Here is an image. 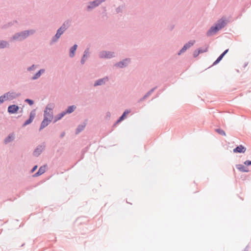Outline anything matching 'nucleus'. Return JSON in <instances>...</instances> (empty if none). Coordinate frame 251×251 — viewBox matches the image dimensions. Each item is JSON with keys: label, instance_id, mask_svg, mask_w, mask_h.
Here are the masks:
<instances>
[{"label": "nucleus", "instance_id": "1", "mask_svg": "<svg viewBox=\"0 0 251 251\" xmlns=\"http://www.w3.org/2000/svg\"><path fill=\"white\" fill-rule=\"evenodd\" d=\"M227 24L226 19L222 18L215 23L207 30L206 35L207 37L216 34L219 30L225 27Z\"/></svg>", "mask_w": 251, "mask_h": 251}, {"label": "nucleus", "instance_id": "2", "mask_svg": "<svg viewBox=\"0 0 251 251\" xmlns=\"http://www.w3.org/2000/svg\"><path fill=\"white\" fill-rule=\"evenodd\" d=\"M35 32L34 29L25 30L16 32L11 38V40L21 42L27 38L30 35H32Z\"/></svg>", "mask_w": 251, "mask_h": 251}, {"label": "nucleus", "instance_id": "3", "mask_svg": "<svg viewBox=\"0 0 251 251\" xmlns=\"http://www.w3.org/2000/svg\"><path fill=\"white\" fill-rule=\"evenodd\" d=\"M130 62L131 59L130 58H126L119 62H116L114 64V66L120 69H123L126 67Z\"/></svg>", "mask_w": 251, "mask_h": 251}, {"label": "nucleus", "instance_id": "4", "mask_svg": "<svg viewBox=\"0 0 251 251\" xmlns=\"http://www.w3.org/2000/svg\"><path fill=\"white\" fill-rule=\"evenodd\" d=\"M114 57H115V52L113 51L103 50L99 53L100 58L111 59Z\"/></svg>", "mask_w": 251, "mask_h": 251}, {"label": "nucleus", "instance_id": "5", "mask_svg": "<svg viewBox=\"0 0 251 251\" xmlns=\"http://www.w3.org/2000/svg\"><path fill=\"white\" fill-rule=\"evenodd\" d=\"M36 116V110L33 109L31 111L29 114V118L25 120L22 125V127H25L26 126L30 124L33 121Z\"/></svg>", "mask_w": 251, "mask_h": 251}, {"label": "nucleus", "instance_id": "6", "mask_svg": "<svg viewBox=\"0 0 251 251\" xmlns=\"http://www.w3.org/2000/svg\"><path fill=\"white\" fill-rule=\"evenodd\" d=\"M195 43V40H190L188 42L183 45L182 48L177 52L178 55H180L182 53L185 52L187 50L189 49L191 47L193 46Z\"/></svg>", "mask_w": 251, "mask_h": 251}, {"label": "nucleus", "instance_id": "7", "mask_svg": "<svg viewBox=\"0 0 251 251\" xmlns=\"http://www.w3.org/2000/svg\"><path fill=\"white\" fill-rule=\"evenodd\" d=\"M65 31H64L61 27L58 28L56 30V33L51 38L50 44L52 43L57 42L61 36L65 32Z\"/></svg>", "mask_w": 251, "mask_h": 251}, {"label": "nucleus", "instance_id": "8", "mask_svg": "<svg viewBox=\"0 0 251 251\" xmlns=\"http://www.w3.org/2000/svg\"><path fill=\"white\" fill-rule=\"evenodd\" d=\"M20 109V107L16 104H11L8 106L7 112L9 114H16Z\"/></svg>", "mask_w": 251, "mask_h": 251}, {"label": "nucleus", "instance_id": "9", "mask_svg": "<svg viewBox=\"0 0 251 251\" xmlns=\"http://www.w3.org/2000/svg\"><path fill=\"white\" fill-rule=\"evenodd\" d=\"M47 167L48 165L47 164H44L43 166H41L40 167L38 170L32 176L36 177L42 175L46 172V170Z\"/></svg>", "mask_w": 251, "mask_h": 251}, {"label": "nucleus", "instance_id": "10", "mask_svg": "<svg viewBox=\"0 0 251 251\" xmlns=\"http://www.w3.org/2000/svg\"><path fill=\"white\" fill-rule=\"evenodd\" d=\"M48 110H49L50 111L52 110V108H49L48 106H46L45 109L44 111V118L48 119H51V121H52L53 117V114L52 112L50 113L48 111Z\"/></svg>", "mask_w": 251, "mask_h": 251}, {"label": "nucleus", "instance_id": "11", "mask_svg": "<svg viewBox=\"0 0 251 251\" xmlns=\"http://www.w3.org/2000/svg\"><path fill=\"white\" fill-rule=\"evenodd\" d=\"M15 138V135L14 132H11L9 133L6 138L4 139L3 143L4 144L6 145L8 143L12 142L14 140Z\"/></svg>", "mask_w": 251, "mask_h": 251}, {"label": "nucleus", "instance_id": "12", "mask_svg": "<svg viewBox=\"0 0 251 251\" xmlns=\"http://www.w3.org/2000/svg\"><path fill=\"white\" fill-rule=\"evenodd\" d=\"M246 151V148L242 145H240L237 146L233 150V152L234 153H243Z\"/></svg>", "mask_w": 251, "mask_h": 251}, {"label": "nucleus", "instance_id": "13", "mask_svg": "<svg viewBox=\"0 0 251 251\" xmlns=\"http://www.w3.org/2000/svg\"><path fill=\"white\" fill-rule=\"evenodd\" d=\"M89 48H86L83 53V55L81 57L80 63L82 65H83L87 58H88V56H89Z\"/></svg>", "mask_w": 251, "mask_h": 251}, {"label": "nucleus", "instance_id": "14", "mask_svg": "<svg viewBox=\"0 0 251 251\" xmlns=\"http://www.w3.org/2000/svg\"><path fill=\"white\" fill-rule=\"evenodd\" d=\"M51 122V119H48L43 118V120L42 121L39 127V131L42 130L46 126H47Z\"/></svg>", "mask_w": 251, "mask_h": 251}, {"label": "nucleus", "instance_id": "15", "mask_svg": "<svg viewBox=\"0 0 251 251\" xmlns=\"http://www.w3.org/2000/svg\"><path fill=\"white\" fill-rule=\"evenodd\" d=\"M45 72V69H41L38 70L31 78L30 79L32 80H35L38 79L41 75L44 73Z\"/></svg>", "mask_w": 251, "mask_h": 251}, {"label": "nucleus", "instance_id": "16", "mask_svg": "<svg viewBox=\"0 0 251 251\" xmlns=\"http://www.w3.org/2000/svg\"><path fill=\"white\" fill-rule=\"evenodd\" d=\"M98 4L95 0L89 2L88 5L86 7V10L87 11H91L95 7L98 6Z\"/></svg>", "mask_w": 251, "mask_h": 251}, {"label": "nucleus", "instance_id": "17", "mask_svg": "<svg viewBox=\"0 0 251 251\" xmlns=\"http://www.w3.org/2000/svg\"><path fill=\"white\" fill-rule=\"evenodd\" d=\"M44 147L41 145L37 146L34 149L33 154L36 157H38L42 153Z\"/></svg>", "mask_w": 251, "mask_h": 251}, {"label": "nucleus", "instance_id": "18", "mask_svg": "<svg viewBox=\"0 0 251 251\" xmlns=\"http://www.w3.org/2000/svg\"><path fill=\"white\" fill-rule=\"evenodd\" d=\"M71 23L72 20L68 19L64 22L60 27L64 30V31H66L71 26Z\"/></svg>", "mask_w": 251, "mask_h": 251}, {"label": "nucleus", "instance_id": "19", "mask_svg": "<svg viewBox=\"0 0 251 251\" xmlns=\"http://www.w3.org/2000/svg\"><path fill=\"white\" fill-rule=\"evenodd\" d=\"M105 79L107 80L108 77H103L102 78H100V79L96 80L94 83V86L96 87V86H100L102 84H105Z\"/></svg>", "mask_w": 251, "mask_h": 251}, {"label": "nucleus", "instance_id": "20", "mask_svg": "<svg viewBox=\"0 0 251 251\" xmlns=\"http://www.w3.org/2000/svg\"><path fill=\"white\" fill-rule=\"evenodd\" d=\"M76 108V106L75 105H69L63 111L64 112V113H65L66 115L70 114L72 113H73L75 110V109Z\"/></svg>", "mask_w": 251, "mask_h": 251}, {"label": "nucleus", "instance_id": "21", "mask_svg": "<svg viewBox=\"0 0 251 251\" xmlns=\"http://www.w3.org/2000/svg\"><path fill=\"white\" fill-rule=\"evenodd\" d=\"M77 48V45L75 44L70 48L69 56L71 58H73L75 55V53Z\"/></svg>", "mask_w": 251, "mask_h": 251}, {"label": "nucleus", "instance_id": "22", "mask_svg": "<svg viewBox=\"0 0 251 251\" xmlns=\"http://www.w3.org/2000/svg\"><path fill=\"white\" fill-rule=\"evenodd\" d=\"M86 126V122H83L81 124H79V125H78L75 129V134H78L80 132H81L84 129Z\"/></svg>", "mask_w": 251, "mask_h": 251}, {"label": "nucleus", "instance_id": "23", "mask_svg": "<svg viewBox=\"0 0 251 251\" xmlns=\"http://www.w3.org/2000/svg\"><path fill=\"white\" fill-rule=\"evenodd\" d=\"M157 88V86H155L152 89H151L150 91H149L142 98H141L139 100L138 102H141L145 100L147 98H148L150 95L151 94L152 92Z\"/></svg>", "mask_w": 251, "mask_h": 251}, {"label": "nucleus", "instance_id": "24", "mask_svg": "<svg viewBox=\"0 0 251 251\" xmlns=\"http://www.w3.org/2000/svg\"><path fill=\"white\" fill-rule=\"evenodd\" d=\"M236 168L240 172L243 173H248L249 172V169L246 167L244 165L242 164H237Z\"/></svg>", "mask_w": 251, "mask_h": 251}, {"label": "nucleus", "instance_id": "25", "mask_svg": "<svg viewBox=\"0 0 251 251\" xmlns=\"http://www.w3.org/2000/svg\"><path fill=\"white\" fill-rule=\"evenodd\" d=\"M65 115H66V114H65V113H64V112L63 111H61L59 114L56 115L54 117V118H53L54 120H53V123H55L58 121H59L60 119H61Z\"/></svg>", "mask_w": 251, "mask_h": 251}, {"label": "nucleus", "instance_id": "26", "mask_svg": "<svg viewBox=\"0 0 251 251\" xmlns=\"http://www.w3.org/2000/svg\"><path fill=\"white\" fill-rule=\"evenodd\" d=\"M9 46L10 45L8 41L3 40H0V49L8 48Z\"/></svg>", "mask_w": 251, "mask_h": 251}, {"label": "nucleus", "instance_id": "27", "mask_svg": "<svg viewBox=\"0 0 251 251\" xmlns=\"http://www.w3.org/2000/svg\"><path fill=\"white\" fill-rule=\"evenodd\" d=\"M131 112V110L129 109H126L124 112L122 113V114L119 117L120 120H121L122 121H123L124 120H125L127 115L130 113Z\"/></svg>", "mask_w": 251, "mask_h": 251}, {"label": "nucleus", "instance_id": "28", "mask_svg": "<svg viewBox=\"0 0 251 251\" xmlns=\"http://www.w3.org/2000/svg\"><path fill=\"white\" fill-rule=\"evenodd\" d=\"M8 97L9 99V100H13L15 99V95H14V92L13 91H8L7 92Z\"/></svg>", "mask_w": 251, "mask_h": 251}, {"label": "nucleus", "instance_id": "29", "mask_svg": "<svg viewBox=\"0 0 251 251\" xmlns=\"http://www.w3.org/2000/svg\"><path fill=\"white\" fill-rule=\"evenodd\" d=\"M125 5L124 4H122L121 5H119L116 9V12L117 13H122L124 8H125Z\"/></svg>", "mask_w": 251, "mask_h": 251}, {"label": "nucleus", "instance_id": "30", "mask_svg": "<svg viewBox=\"0 0 251 251\" xmlns=\"http://www.w3.org/2000/svg\"><path fill=\"white\" fill-rule=\"evenodd\" d=\"M215 131L218 134H219L220 135H223V136H226V135L225 131L224 130H223L222 129L220 128H216L215 129Z\"/></svg>", "mask_w": 251, "mask_h": 251}, {"label": "nucleus", "instance_id": "31", "mask_svg": "<svg viewBox=\"0 0 251 251\" xmlns=\"http://www.w3.org/2000/svg\"><path fill=\"white\" fill-rule=\"evenodd\" d=\"M229 49H226L218 57L220 58L221 60L224 58L225 55L228 52Z\"/></svg>", "mask_w": 251, "mask_h": 251}, {"label": "nucleus", "instance_id": "32", "mask_svg": "<svg viewBox=\"0 0 251 251\" xmlns=\"http://www.w3.org/2000/svg\"><path fill=\"white\" fill-rule=\"evenodd\" d=\"M24 101L28 104L30 106H32L34 103V101L33 100L28 98L25 99Z\"/></svg>", "mask_w": 251, "mask_h": 251}, {"label": "nucleus", "instance_id": "33", "mask_svg": "<svg viewBox=\"0 0 251 251\" xmlns=\"http://www.w3.org/2000/svg\"><path fill=\"white\" fill-rule=\"evenodd\" d=\"M199 52V54L206 52L208 51V48H206L205 49H203L202 48H199L197 49Z\"/></svg>", "mask_w": 251, "mask_h": 251}, {"label": "nucleus", "instance_id": "34", "mask_svg": "<svg viewBox=\"0 0 251 251\" xmlns=\"http://www.w3.org/2000/svg\"><path fill=\"white\" fill-rule=\"evenodd\" d=\"M89 149V147H86L85 149H83L81 151V156L80 159H82L84 158V155L85 153L88 151Z\"/></svg>", "mask_w": 251, "mask_h": 251}, {"label": "nucleus", "instance_id": "35", "mask_svg": "<svg viewBox=\"0 0 251 251\" xmlns=\"http://www.w3.org/2000/svg\"><path fill=\"white\" fill-rule=\"evenodd\" d=\"M36 66L35 64H32L31 66L27 68V70L29 72H31L35 69Z\"/></svg>", "mask_w": 251, "mask_h": 251}, {"label": "nucleus", "instance_id": "36", "mask_svg": "<svg viewBox=\"0 0 251 251\" xmlns=\"http://www.w3.org/2000/svg\"><path fill=\"white\" fill-rule=\"evenodd\" d=\"M122 122L121 120L119 118L116 120V121L114 123L113 125V127H116L118 124L121 123Z\"/></svg>", "mask_w": 251, "mask_h": 251}, {"label": "nucleus", "instance_id": "37", "mask_svg": "<svg viewBox=\"0 0 251 251\" xmlns=\"http://www.w3.org/2000/svg\"><path fill=\"white\" fill-rule=\"evenodd\" d=\"M2 96L3 97V100H4V101H6V100H9L7 92H6V93H4V94H3L2 95Z\"/></svg>", "mask_w": 251, "mask_h": 251}, {"label": "nucleus", "instance_id": "38", "mask_svg": "<svg viewBox=\"0 0 251 251\" xmlns=\"http://www.w3.org/2000/svg\"><path fill=\"white\" fill-rule=\"evenodd\" d=\"M199 54V52L197 50H195L193 52V55L194 58L198 57Z\"/></svg>", "mask_w": 251, "mask_h": 251}, {"label": "nucleus", "instance_id": "39", "mask_svg": "<svg viewBox=\"0 0 251 251\" xmlns=\"http://www.w3.org/2000/svg\"><path fill=\"white\" fill-rule=\"evenodd\" d=\"M244 164L246 166H251V160H247L244 162Z\"/></svg>", "mask_w": 251, "mask_h": 251}, {"label": "nucleus", "instance_id": "40", "mask_svg": "<svg viewBox=\"0 0 251 251\" xmlns=\"http://www.w3.org/2000/svg\"><path fill=\"white\" fill-rule=\"evenodd\" d=\"M221 60L218 57L216 59V60L214 61L212 66H215L218 64Z\"/></svg>", "mask_w": 251, "mask_h": 251}, {"label": "nucleus", "instance_id": "41", "mask_svg": "<svg viewBox=\"0 0 251 251\" xmlns=\"http://www.w3.org/2000/svg\"><path fill=\"white\" fill-rule=\"evenodd\" d=\"M38 168V165H34L32 168V169H31L30 170V173H33V172H34Z\"/></svg>", "mask_w": 251, "mask_h": 251}, {"label": "nucleus", "instance_id": "42", "mask_svg": "<svg viewBox=\"0 0 251 251\" xmlns=\"http://www.w3.org/2000/svg\"><path fill=\"white\" fill-rule=\"evenodd\" d=\"M110 116H111L110 113L109 112H107L106 113V115H105V118L106 120H109L110 119Z\"/></svg>", "mask_w": 251, "mask_h": 251}, {"label": "nucleus", "instance_id": "43", "mask_svg": "<svg viewBox=\"0 0 251 251\" xmlns=\"http://www.w3.org/2000/svg\"><path fill=\"white\" fill-rule=\"evenodd\" d=\"M98 5H100L102 2L105 1L106 0H95Z\"/></svg>", "mask_w": 251, "mask_h": 251}, {"label": "nucleus", "instance_id": "44", "mask_svg": "<svg viewBox=\"0 0 251 251\" xmlns=\"http://www.w3.org/2000/svg\"><path fill=\"white\" fill-rule=\"evenodd\" d=\"M21 93H16L14 92V95H15V99L19 97V96H21Z\"/></svg>", "mask_w": 251, "mask_h": 251}, {"label": "nucleus", "instance_id": "45", "mask_svg": "<svg viewBox=\"0 0 251 251\" xmlns=\"http://www.w3.org/2000/svg\"><path fill=\"white\" fill-rule=\"evenodd\" d=\"M4 102L3 97L1 96H0V105L2 104Z\"/></svg>", "mask_w": 251, "mask_h": 251}, {"label": "nucleus", "instance_id": "46", "mask_svg": "<svg viewBox=\"0 0 251 251\" xmlns=\"http://www.w3.org/2000/svg\"><path fill=\"white\" fill-rule=\"evenodd\" d=\"M65 131H63L61 133L60 135V138H63V137H64V136L65 135Z\"/></svg>", "mask_w": 251, "mask_h": 251}, {"label": "nucleus", "instance_id": "47", "mask_svg": "<svg viewBox=\"0 0 251 251\" xmlns=\"http://www.w3.org/2000/svg\"><path fill=\"white\" fill-rule=\"evenodd\" d=\"M243 251H248V246H247Z\"/></svg>", "mask_w": 251, "mask_h": 251}, {"label": "nucleus", "instance_id": "48", "mask_svg": "<svg viewBox=\"0 0 251 251\" xmlns=\"http://www.w3.org/2000/svg\"><path fill=\"white\" fill-rule=\"evenodd\" d=\"M248 64V63H245L244 64V65L243 67V68H244V69H245V68L247 66Z\"/></svg>", "mask_w": 251, "mask_h": 251}, {"label": "nucleus", "instance_id": "49", "mask_svg": "<svg viewBox=\"0 0 251 251\" xmlns=\"http://www.w3.org/2000/svg\"><path fill=\"white\" fill-rule=\"evenodd\" d=\"M174 26H175L174 25H171V26L170 27V30H172L173 29V28H174Z\"/></svg>", "mask_w": 251, "mask_h": 251}, {"label": "nucleus", "instance_id": "50", "mask_svg": "<svg viewBox=\"0 0 251 251\" xmlns=\"http://www.w3.org/2000/svg\"><path fill=\"white\" fill-rule=\"evenodd\" d=\"M8 25H9L10 26H11V25H13V23H12L11 22H10V23H8Z\"/></svg>", "mask_w": 251, "mask_h": 251}, {"label": "nucleus", "instance_id": "51", "mask_svg": "<svg viewBox=\"0 0 251 251\" xmlns=\"http://www.w3.org/2000/svg\"><path fill=\"white\" fill-rule=\"evenodd\" d=\"M25 243H23L21 246V247H24L25 246Z\"/></svg>", "mask_w": 251, "mask_h": 251}, {"label": "nucleus", "instance_id": "52", "mask_svg": "<svg viewBox=\"0 0 251 251\" xmlns=\"http://www.w3.org/2000/svg\"><path fill=\"white\" fill-rule=\"evenodd\" d=\"M23 112V109L21 108V110L20 111V112L22 113Z\"/></svg>", "mask_w": 251, "mask_h": 251}, {"label": "nucleus", "instance_id": "53", "mask_svg": "<svg viewBox=\"0 0 251 251\" xmlns=\"http://www.w3.org/2000/svg\"><path fill=\"white\" fill-rule=\"evenodd\" d=\"M23 225H24L23 224H22V225L21 224V225L20 226V227H21V226H23Z\"/></svg>", "mask_w": 251, "mask_h": 251}, {"label": "nucleus", "instance_id": "54", "mask_svg": "<svg viewBox=\"0 0 251 251\" xmlns=\"http://www.w3.org/2000/svg\"><path fill=\"white\" fill-rule=\"evenodd\" d=\"M13 23H17V21H13Z\"/></svg>", "mask_w": 251, "mask_h": 251}]
</instances>
